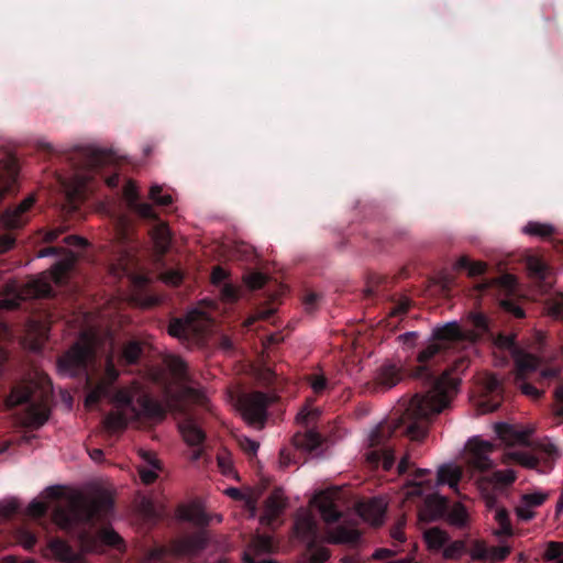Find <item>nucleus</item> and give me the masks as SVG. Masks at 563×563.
Listing matches in <instances>:
<instances>
[{
    "label": "nucleus",
    "instance_id": "c85d7f7f",
    "mask_svg": "<svg viewBox=\"0 0 563 563\" xmlns=\"http://www.w3.org/2000/svg\"><path fill=\"white\" fill-rule=\"evenodd\" d=\"M329 538L333 543L353 544L360 540L361 533L352 525H339L329 532Z\"/></svg>",
    "mask_w": 563,
    "mask_h": 563
},
{
    "label": "nucleus",
    "instance_id": "4d7b16f0",
    "mask_svg": "<svg viewBox=\"0 0 563 563\" xmlns=\"http://www.w3.org/2000/svg\"><path fill=\"white\" fill-rule=\"evenodd\" d=\"M253 547L256 552L268 553L273 550V539L268 536H257L253 540Z\"/></svg>",
    "mask_w": 563,
    "mask_h": 563
},
{
    "label": "nucleus",
    "instance_id": "6e6d98bb",
    "mask_svg": "<svg viewBox=\"0 0 563 563\" xmlns=\"http://www.w3.org/2000/svg\"><path fill=\"white\" fill-rule=\"evenodd\" d=\"M561 555H563V543L555 541L549 542L544 551V559L549 561L561 560Z\"/></svg>",
    "mask_w": 563,
    "mask_h": 563
},
{
    "label": "nucleus",
    "instance_id": "c756f323",
    "mask_svg": "<svg viewBox=\"0 0 563 563\" xmlns=\"http://www.w3.org/2000/svg\"><path fill=\"white\" fill-rule=\"evenodd\" d=\"M539 366L540 360L537 356L529 353L519 354L516 357L515 378H528L538 371Z\"/></svg>",
    "mask_w": 563,
    "mask_h": 563
},
{
    "label": "nucleus",
    "instance_id": "09e8293b",
    "mask_svg": "<svg viewBox=\"0 0 563 563\" xmlns=\"http://www.w3.org/2000/svg\"><path fill=\"white\" fill-rule=\"evenodd\" d=\"M548 498V493L537 492L531 494H523L520 499L526 506H529L530 508H537L543 505Z\"/></svg>",
    "mask_w": 563,
    "mask_h": 563
},
{
    "label": "nucleus",
    "instance_id": "cd10ccee",
    "mask_svg": "<svg viewBox=\"0 0 563 563\" xmlns=\"http://www.w3.org/2000/svg\"><path fill=\"white\" fill-rule=\"evenodd\" d=\"M317 501L321 517L327 523H334L341 519L342 512L338 509L336 504L329 494L324 492L320 493L317 497Z\"/></svg>",
    "mask_w": 563,
    "mask_h": 563
},
{
    "label": "nucleus",
    "instance_id": "bf43d9fd",
    "mask_svg": "<svg viewBox=\"0 0 563 563\" xmlns=\"http://www.w3.org/2000/svg\"><path fill=\"white\" fill-rule=\"evenodd\" d=\"M468 320L472 325L478 331L485 332L488 330V319L482 312H471L468 316Z\"/></svg>",
    "mask_w": 563,
    "mask_h": 563
},
{
    "label": "nucleus",
    "instance_id": "f257e3e1",
    "mask_svg": "<svg viewBox=\"0 0 563 563\" xmlns=\"http://www.w3.org/2000/svg\"><path fill=\"white\" fill-rule=\"evenodd\" d=\"M470 334L456 321L437 327L431 341L417 355L418 364L409 369V376L421 380L424 391L416 394L402 412L380 422L368 437L366 461L374 467L382 465L390 471L395 464V451L401 438L421 441L427 437L432 417L446 408L461 383L459 376L468 367L470 360L459 356L444 371L439 368L448 360L449 350L455 343L468 340Z\"/></svg>",
    "mask_w": 563,
    "mask_h": 563
},
{
    "label": "nucleus",
    "instance_id": "7c9ffc66",
    "mask_svg": "<svg viewBox=\"0 0 563 563\" xmlns=\"http://www.w3.org/2000/svg\"><path fill=\"white\" fill-rule=\"evenodd\" d=\"M143 354V344L140 341H128L123 346L119 361L123 365H135Z\"/></svg>",
    "mask_w": 563,
    "mask_h": 563
},
{
    "label": "nucleus",
    "instance_id": "72a5a7b5",
    "mask_svg": "<svg viewBox=\"0 0 563 563\" xmlns=\"http://www.w3.org/2000/svg\"><path fill=\"white\" fill-rule=\"evenodd\" d=\"M30 294L36 298H52L55 296L52 284L45 278H37L29 284Z\"/></svg>",
    "mask_w": 563,
    "mask_h": 563
},
{
    "label": "nucleus",
    "instance_id": "680f3d73",
    "mask_svg": "<svg viewBox=\"0 0 563 563\" xmlns=\"http://www.w3.org/2000/svg\"><path fill=\"white\" fill-rule=\"evenodd\" d=\"M169 368L179 378H184L187 374V364L180 357H173L169 362Z\"/></svg>",
    "mask_w": 563,
    "mask_h": 563
},
{
    "label": "nucleus",
    "instance_id": "39448f33",
    "mask_svg": "<svg viewBox=\"0 0 563 563\" xmlns=\"http://www.w3.org/2000/svg\"><path fill=\"white\" fill-rule=\"evenodd\" d=\"M113 401L120 410L129 411L135 418H147L154 420H163L166 411L161 402L153 399L146 394H142L136 398L135 390L128 387H112L111 395L108 397Z\"/></svg>",
    "mask_w": 563,
    "mask_h": 563
},
{
    "label": "nucleus",
    "instance_id": "774afa93",
    "mask_svg": "<svg viewBox=\"0 0 563 563\" xmlns=\"http://www.w3.org/2000/svg\"><path fill=\"white\" fill-rule=\"evenodd\" d=\"M241 448L249 454V455H255L260 444L256 441H253L251 439H244L241 441Z\"/></svg>",
    "mask_w": 563,
    "mask_h": 563
},
{
    "label": "nucleus",
    "instance_id": "de8ad7c7",
    "mask_svg": "<svg viewBox=\"0 0 563 563\" xmlns=\"http://www.w3.org/2000/svg\"><path fill=\"white\" fill-rule=\"evenodd\" d=\"M21 504L18 499L11 498L0 501V516L4 519L11 518L20 511Z\"/></svg>",
    "mask_w": 563,
    "mask_h": 563
},
{
    "label": "nucleus",
    "instance_id": "37998d69",
    "mask_svg": "<svg viewBox=\"0 0 563 563\" xmlns=\"http://www.w3.org/2000/svg\"><path fill=\"white\" fill-rule=\"evenodd\" d=\"M464 554L470 555V547L462 541H454L448 544L443 550L444 558L450 560L460 559Z\"/></svg>",
    "mask_w": 563,
    "mask_h": 563
},
{
    "label": "nucleus",
    "instance_id": "b1692460",
    "mask_svg": "<svg viewBox=\"0 0 563 563\" xmlns=\"http://www.w3.org/2000/svg\"><path fill=\"white\" fill-rule=\"evenodd\" d=\"M155 224L150 230L151 238L154 243V249L159 257H163L169 250L172 243V234L166 223L156 219H152Z\"/></svg>",
    "mask_w": 563,
    "mask_h": 563
},
{
    "label": "nucleus",
    "instance_id": "423d86ee",
    "mask_svg": "<svg viewBox=\"0 0 563 563\" xmlns=\"http://www.w3.org/2000/svg\"><path fill=\"white\" fill-rule=\"evenodd\" d=\"M295 537L307 547L306 555L310 563H324L329 556V550L319 547L318 523L312 514L308 511L298 512L294 522Z\"/></svg>",
    "mask_w": 563,
    "mask_h": 563
},
{
    "label": "nucleus",
    "instance_id": "a18cd8bd",
    "mask_svg": "<svg viewBox=\"0 0 563 563\" xmlns=\"http://www.w3.org/2000/svg\"><path fill=\"white\" fill-rule=\"evenodd\" d=\"M516 481V474L512 470L495 471L489 482L496 485L508 486Z\"/></svg>",
    "mask_w": 563,
    "mask_h": 563
},
{
    "label": "nucleus",
    "instance_id": "c03bdc74",
    "mask_svg": "<svg viewBox=\"0 0 563 563\" xmlns=\"http://www.w3.org/2000/svg\"><path fill=\"white\" fill-rule=\"evenodd\" d=\"M134 264V254L132 253L131 247H125L122 255L118 260V265H113V272L129 274L131 267Z\"/></svg>",
    "mask_w": 563,
    "mask_h": 563
},
{
    "label": "nucleus",
    "instance_id": "f704fd0d",
    "mask_svg": "<svg viewBox=\"0 0 563 563\" xmlns=\"http://www.w3.org/2000/svg\"><path fill=\"white\" fill-rule=\"evenodd\" d=\"M523 233L531 236H539L541 239H548L552 236L555 232V229L548 223H541L536 221H529L525 228Z\"/></svg>",
    "mask_w": 563,
    "mask_h": 563
},
{
    "label": "nucleus",
    "instance_id": "a878e982",
    "mask_svg": "<svg viewBox=\"0 0 563 563\" xmlns=\"http://www.w3.org/2000/svg\"><path fill=\"white\" fill-rule=\"evenodd\" d=\"M49 549L53 555L63 563H81L84 560L81 553L75 552L67 542L60 539L52 540Z\"/></svg>",
    "mask_w": 563,
    "mask_h": 563
},
{
    "label": "nucleus",
    "instance_id": "69168bd1",
    "mask_svg": "<svg viewBox=\"0 0 563 563\" xmlns=\"http://www.w3.org/2000/svg\"><path fill=\"white\" fill-rule=\"evenodd\" d=\"M15 245V236L11 232L0 234V254H3Z\"/></svg>",
    "mask_w": 563,
    "mask_h": 563
},
{
    "label": "nucleus",
    "instance_id": "0e129e2a",
    "mask_svg": "<svg viewBox=\"0 0 563 563\" xmlns=\"http://www.w3.org/2000/svg\"><path fill=\"white\" fill-rule=\"evenodd\" d=\"M410 303H411V301L407 298L399 300L390 309L389 316L390 317H400V316L406 314L410 308Z\"/></svg>",
    "mask_w": 563,
    "mask_h": 563
},
{
    "label": "nucleus",
    "instance_id": "dca6fc26",
    "mask_svg": "<svg viewBox=\"0 0 563 563\" xmlns=\"http://www.w3.org/2000/svg\"><path fill=\"white\" fill-rule=\"evenodd\" d=\"M420 498H423L418 510V516L421 521H435L448 512V499L434 493V489L427 492Z\"/></svg>",
    "mask_w": 563,
    "mask_h": 563
},
{
    "label": "nucleus",
    "instance_id": "473e14b6",
    "mask_svg": "<svg viewBox=\"0 0 563 563\" xmlns=\"http://www.w3.org/2000/svg\"><path fill=\"white\" fill-rule=\"evenodd\" d=\"M102 424L110 434L123 431L128 426V417L123 410L112 411L103 418Z\"/></svg>",
    "mask_w": 563,
    "mask_h": 563
},
{
    "label": "nucleus",
    "instance_id": "8fccbe9b",
    "mask_svg": "<svg viewBox=\"0 0 563 563\" xmlns=\"http://www.w3.org/2000/svg\"><path fill=\"white\" fill-rule=\"evenodd\" d=\"M220 297L224 302L233 303L240 297L239 288L233 284L225 283L220 287Z\"/></svg>",
    "mask_w": 563,
    "mask_h": 563
},
{
    "label": "nucleus",
    "instance_id": "052dcab7",
    "mask_svg": "<svg viewBox=\"0 0 563 563\" xmlns=\"http://www.w3.org/2000/svg\"><path fill=\"white\" fill-rule=\"evenodd\" d=\"M150 464L153 466V468H159L158 466V462L156 460H151L150 461ZM140 477L142 479V482L146 485H150L152 483H154L157 478V474L155 472V470H150V468H141L140 470Z\"/></svg>",
    "mask_w": 563,
    "mask_h": 563
},
{
    "label": "nucleus",
    "instance_id": "603ef678",
    "mask_svg": "<svg viewBox=\"0 0 563 563\" xmlns=\"http://www.w3.org/2000/svg\"><path fill=\"white\" fill-rule=\"evenodd\" d=\"M150 198L158 206L168 207L173 202L170 195H162V187L154 185L150 189Z\"/></svg>",
    "mask_w": 563,
    "mask_h": 563
},
{
    "label": "nucleus",
    "instance_id": "e433bc0d",
    "mask_svg": "<svg viewBox=\"0 0 563 563\" xmlns=\"http://www.w3.org/2000/svg\"><path fill=\"white\" fill-rule=\"evenodd\" d=\"M527 268L530 276L539 282H544L548 277L549 267L541 258L529 257Z\"/></svg>",
    "mask_w": 563,
    "mask_h": 563
},
{
    "label": "nucleus",
    "instance_id": "9d476101",
    "mask_svg": "<svg viewBox=\"0 0 563 563\" xmlns=\"http://www.w3.org/2000/svg\"><path fill=\"white\" fill-rule=\"evenodd\" d=\"M119 375L120 373L113 363L112 356H109L106 362L103 377L96 383L90 378L87 379L89 391L85 399V406H96L101 399L109 397L111 395L113 384L117 382Z\"/></svg>",
    "mask_w": 563,
    "mask_h": 563
},
{
    "label": "nucleus",
    "instance_id": "9b49d317",
    "mask_svg": "<svg viewBox=\"0 0 563 563\" xmlns=\"http://www.w3.org/2000/svg\"><path fill=\"white\" fill-rule=\"evenodd\" d=\"M482 395L478 400V409L482 413L497 410L504 400L503 380L493 373H486L481 382Z\"/></svg>",
    "mask_w": 563,
    "mask_h": 563
},
{
    "label": "nucleus",
    "instance_id": "a211bd4d",
    "mask_svg": "<svg viewBox=\"0 0 563 563\" xmlns=\"http://www.w3.org/2000/svg\"><path fill=\"white\" fill-rule=\"evenodd\" d=\"M511 552L510 547H488L483 541L470 545V556L473 561L497 563L504 561Z\"/></svg>",
    "mask_w": 563,
    "mask_h": 563
},
{
    "label": "nucleus",
    "instance_id": "c9c22d12",
    "mask_svg": "<svg viewBox=\"0 0 563 563\" xmlns=\"http://www.w3.org/2000/svg\"><path fill=\"white\" fill-rule=\"evenodd\" d=\"M266 511L275 519L277 518L285 508V500L283 494L279 490H274L265 501Z\"/></svg>",
    "mask_w": 563,
    "mask_h": 563
},
{
    "label": "nucleus",
    "instance_id": "1a4fd4ad",
    "mask_svg": "<svg viewBox=\"0 0 563 563\" xmlns=\"http://www.w3.org/2000/svg\"><path fill=\"white\" fill-rule=\"evenodd\" d=\"M320 411L317 408H305L297 415V421L308 428L310 423L318 419ZM291 442L297 450L311 453L321 445L322 440L320 433L312 429H307L303 432L295 433Z\"/></svg>",
    "mask_w": 563,
    "mask_h": 563
},
{
    "label": "nucleus",
    "instance_id": "6ab92c4d",
    "mask_svg": "<svg viewBox=\"0 0 563 563\" xmlns=\"http://www.w3.org/2000/svg\"><path fill=\"white\" fill-rule=\"evenodd\" d=\"M532 431V429L522 428L506 422H498L495 424V432L497 437L508 446L529 445V439Z\"/></svg>",
    "mask_w": 563,
    "mask_h": 563
},
{
    "label": "nucleus",
    "instance_id": "ea45409f",
    "mask_svg": "<svg viewBox=\"0 0 563 563\" xmlns=\"http://www.w3.org/2000/svg\"><path fill=\"white\" fill-rule=\"evenodd\" d=\"M494 519L497 521L499 529L497 531L500 536H511L512 526L509 518V512L505 507L497 508L494 515Z\"/></svg>",
    "mask_w": 563,
    "mask_h": 563
},
{
    "label": "nucleus",
    "instance_id": "79ce46f5",
    "mask_svg": "<svg viewBox=\"0 0 563 563\" xmlns=\"http://www.w3.org/2000/svg\"><path fill=\"white\" fill-rule=\"evenodd\" d=\"M449 520L456 527H464L468 520L466 508L462 504H455L448 514Z\"/></svg>",
    "mask_w": 563,
    "mask_h": 563
},
{
    "label": "nucleus",
    "instance_id": "a19ab883",
    "mask_svg": "<svg viewBox=\"0 0 563 563\" xmlns=\"http://www.w3.org/2000/svg\"><path fill=\"white\" fill-rule=\"evenodd\" d=\"M15 539L26 550H32L37 542V537L35 532H33L26 527H19L16 529Z\"/></svg>",
    "mask_w": 563,
    "mask_h": 563
},
{
    "label": "nucleus",
    "instance_id": "0eeeda50",
    "mask_svg": "<svg viewBox=\"0 0 563 563\" xmlns=\"http://www.w3.org/2000/svg\"><path fill=\"white\" fill-rule=\"evenodd\" d=\"M167 332L181 342L197 344L208 332L206 313L195 309L181 318H173L168 323Z\"/></svg>",
    "mask_w": 563,
    "mask_h": 563
},
{
    "label": "nucleus",
    "instance_id": "4468645a",
    "mask_svg": "<svg viewBox=\"0 0 563 563\" xmlns=\"http://www.w3.org/2000/svg\"><path fill=\"white\" fill-rule=\"evenodd\" d=\"M35 203V198L29 196L19 205L8 208L0 217V225L13 231L23 228L30 220V211Z\"/></svg>",
    "mask_w": 563,
    "mask_h": 563
},
{
    "label": "nucleus",
    "instance_id": "3c124183",
    "mask_svg": "<svg viewBox=\"0 0 563 563\" xmlns=\"http://www.w3.org/2000/svg\"><path fill=\"white\" fill-rule=\"evenodd\" d=\"M48 506L46 503L34 499L26 508V515L34 519H40L46 515Z\"/></svg>",
    "mask_w": 563,
    "mask_h": 563
},
{
    "label": "nucleus",
    "instance_id": "2eb2a0df",
    "mask_svg": "<svg viewBox=\"0 0 563 563\" xmlns=\"http://www.w3.org/2000/svg\"><path fill=\"white\" fill-rule=\"evenodd\" d=\"M91 349L81 343H75L64 355L58 358V367L62 372L75 375L87 367Z\"/></svg>",
    "mask_w": 563,
    "mask_h": 563
},
{
    "label": "nucleus",
    "instance_id": "7ed1b4c3",
    "mask_svg": "<svg viewBox=\"0 0 563 563\" xmlns=\"http://www.w3.org/2000/svg\"><path fill=\"white\" fill-rule=\"evenodd\" d=\"M73 175L58 177L70 208H77L89 190L93 174L113 159L112 152L95 147H77L67 154Z\"/></svg>",
    "mask_w": 563,
    "mask_h": 563
},
{
    "label": "nucleus",
    "instance_id": "20e7f679",
    "mask_svg": "<svg viewBox=\"0 0 563 563\" xmlns=\"http://www.w3.org/2000/svg\"><path fill=\"white\" fill-rule=\"evenodd\" d=\"M47 393L35 380H23L13 386L7 398L9 407L26 405L23 421L31 429L41 428L49 417L46 405Z\"/></svg>",
    "mask_w": 563,
    "mask_h": 563
},
{
    "label": "nucleus",
    "instance_id": "58836bf2",
    "mask_svg": "<svg viewBox=\"0 0 563 563\" xmlns=\"http://www.w3.org/2000/svg\"><path fill=\"white\" fill-rule=\"evenodd\" d=\"M424 540L429 548L439 550L448 542V534L438 528H431L424 532Z\"/></svg>",
    "mask_w": 563,
    "mask_h": 563
},
{
    "label": "nucleus",
    "instance_id": "412c9836",
    "mask_svg": "<svg viewBox=\"0 0 563 563\" xmlns=\"http://www.w3.org/2000/svg\"><path fill=\"white\" fill-rule=\"evenodd\" d=\"M123 197L129 208L146 220L156 219V212L147 202L140 201L137 187L134 181L129 180L123 187Z\"/></svg>",
    "mask_w": 563,
    "mask_h": 563
},
{
    "label": "nucleus",
    "instance_id": "bb28decb",
    "mask_svg": "<svg viewBox=\"0 0 563 563\" xmlns=\"http://www.w3.org/2000/svg\"><path fill=\"white\" fill-rule=\"evenodd\" d=\"M179 431L190 446H199L206 439L203 430L191 418H186L179 423Z\"/></svg>",
    "mask_w": 563,
    "mask_h": 563
},
{
    "label": "nucleus",
    "instance_id": "393cba45",
    "mask_svg": "<svg viewBox=\"0 0 563 563\" xmlns=\"http://www.w3.org/2000/svg\"><path fill=\"white\" fill-rule=\"evenodd\" d=\"M463 475V470L460 466L443 464L438 468L434 488L437 486L448 485L454 493L460 494L459 484Z\"/></svg>",
    "mask_w": 563,
    "mask_h": 563
},
{
    "label": "nucleus",
    "instance_id": "864d4df0",
    "mask_svg": "<svg viewBox=\"0 0 563 563\" xmlns=\"http://www.w3.org/2000/svg\"><path fill=\"white\" fill-rule=\"evenodd\" d=\"M527 378H515V385L520 391L529 397L539 398L541 396V391L531 383L526 380Z\"/></svg>",
    "mask_w": 563,
    "mask_h": 563
},
{
    "label": "nucleus",
    "instance_id": "f3484780",
    "mask_svg": "<svg viewBox=\"0 0 563 563\" xmlns=\"http://www.w3.org/2000/svg\"><path fill=\"white\" fill-rule=\"evenodd\" d=\"M208 538L205 531H198L173 542L172 550L176 556L192 558L207 548Z\"/></svg>",
    "mask_w": 563,
    "mask_h": 563
},
{
    "label": "nucleus",
    "instance_id": "e2e57ef3",
    "mask_svg": "<svg viewBox=\"0 0 563 563\" xmlns=\"http://www.w3.org/2000/svg\"><path fill=\"white\" fill-rule=\"evenodd\" d=\"M515 511L518 519L525 522L532 520L536 516V512L532 510V508L522 504L521 499L520 504L516 507Z\"/></svg>",
    "mask_w": 563,
    "mask_h": 563
},
{
    "label": "nucleus",
    "instance_id": "ddd939ff",
    "mask_svg": "<svg viewBox=\"0 0 563 563\" xmlns=\"http://www.w3.org/2000/svg\"><path fill=\"white\" fill-rule=\"evenodd\" d=\"M467 465L478 472H486L493 468L494 463L489 454L494 451V444L473 438L467 442Z\"/></svg>",
    "mask_w": 563,
    "mask_h": 563
},
{
    "label": "nucleus",
    "instance_id": "4c0bfd02",
    "mask_svg": "<svg viewBox=\"0 0 563 563\" xmlns=\"http://www.w3.org/2000/svg\"><path fill=\"white\" fill-rule=\"evenodd\" d=\"M456 268L467 271L470 276L475 277L483 275L487 269V265L483 262H473L467 256H462L456 262Z\"/></svg>",
    "mask_w": 563,
    "mask_h": 563
},
{
    "label": "nucleus",
    "instance_id": "aec40b11",
    "mask_svg": "<svg viewBox=\"0 0 563 563\" xmlns=\"http://www.w3.org/2000/svg\"><path fill=\"white\" fill-rule=\"evenodd\" d=\"M387 505L380 497H373L356 505L358 515L373 526H380L384 521Z\"/></svg>",
    "mask_w": 563,
    "mask_h": 563
},
{
    "label": "nucleus",
    "instance_id": "13d9d810",
    "mask_svg": "<svg viewBox=\"0 0 563 563\" xmlns=\"http://www.w3.org/2000/svg\"><path fill=\"white\" fill-rule=\"evenodd\" d=\"M512 456L520 465L528 468H537L539 465V459L534 455L518 452L514 453Z\"/></svg>",
    "mask_w": 563,
    "mask_h": 563
},
{
    "label": "nucleus",
    "instance_id": "338daca9",
    "mask_svg": "<svg viewBox=\"0 0 563 563\" xmlns=\"http://www.w3.org/2000/svg\"><path fill=\"white\" fill-rule=\"evenodd\" d=\"M227 277L228 274L224 268L217 266L212 269L211 282L213 285L221 287L223 284H225L224 280L227 279Z\"/></svg>",
    "mask_w": 563,
    "mask_h": 563
},
{
    "label": "nucleus",
    "instance_id": "6e6552de",
    "mask_svg": "<svg viewBox=\"0 0 563 563\" xmlns=\"http://www.w3.org/2000/svg\"><path fill=\"white\" fill-rule=\"evenodd\" d=\"M273 400L272 396L263 391L244 395L240 400L244 419L258 429L263 428L267 419V408Z\"/></svg>",
    "mask_w": 563,
    "mask_h": 563
},
{
    "label": "nucleus",
    "instance_id": "49530a36",
    "mask_svg": "<svg viewBox=\"0 0 563 563\" xmlns=\"http://www.w3.org/2000/svg\"><path fill=\"white\" fill-rule=\"evenodd\" d=\"M159 278L166 285L177 287L183 283L184 273L180 269H166L161 273Z\"/></svg>",
    "mask_w": 563,
    "mask_h": 563
},
{
    "label": "nucleus",
    "instance_id": "5fc2aeb1",
    "mask_svg": "<svg viewBox=\"0 0 563 563\" xmlns=\"http://www.w3.org/2000/svg\"><path fill=\"white\" fill-rule=\"evenodd\" d=\"M267 283V277L260 272L250 273L245 277V284L253 290L261 289Z\"/></svg>",
    "mask_w": 563,
    "mask_h": 563
},
{
    "label": "nucleus",
    "instance_id": "2f4dec72",
    "mask_svg": "<svg viewBox=\"0 0 563 563\" xmlns=\"http://www.w3.org/2000/svg\"><path fill=\"white\" fill-rule=\"evenodd\" d=\"M179 516L183 520L191 522L197 527H206L210 522L208 514L197 506L181 508Z\"/></svg>",
    "mask_w": 563,
    "mask_h": 563
},
{
    "label": "nucleus",
    "instance_id": "4be33fe9",
    "mask_svg": "<svg viewBox=\"0 0 563 563\" xmlns=\"http://www.w3.org/2000/svg\"><path fill=\"white\" fill-rule=\"evenodd\" d=\"M431 471L428 468H416L412 478L406 485L405 495L408 499L421 497L427 492L434 489V482L430 478Z\"/></svg>",
    "mask_w": 563,
    "mask_h": 563
},
{
    "label": "nucleus",
    "instance_id": "5701e85b",
    "mask_svg": "<svg viewBox=\"0 0 563 563\" xmlns=\"http://www.w3.org/2000/svg\"><path fill=\"white\" fill-rule=\"evenodd\" d=\"M404 377L400 366L394 363H384L375 377L376 390L385 391L396 386Z\"/></svg>",
    "mask_w": 563,
    "mask_h": 563
},
{
    "label": "nucleus",
    "instance_id": "f8f14e48",
    "mask_svg": "<svg viewBox=\"0 0 563 563\" xmlns=\"http://www.w3.org/2000/svg\"><path fill=\"white\" fill-rule=\"evenodd\" d=\"M59 255H64V257L56 262L51 271L52 279L57 285L64 284L68 273L73 269L76 262L75 254L63 246H46L41 249L37 253V257L40 258Z\"/></svg>",
    "mask_w": 563,
    "mask_h": 563
},
{
    "label": "nucleus",
    "instance_id": "f03ea898",
    "mask_svg": "<svg viewBox=\"0 0 563 563\" xmlns=\"http://www.w3.org/2000/svg\"><path fill=\"white\" fill-rule=\"evenodd\" d=\"M114 500L106 490L79 494L52 511L55 523L77 539L82 552H100L104 547L125 552L123 538L110 526Z\"/></svg>",
    "mask_w": 563,
    "mask_h": 563
}]
</instances>
